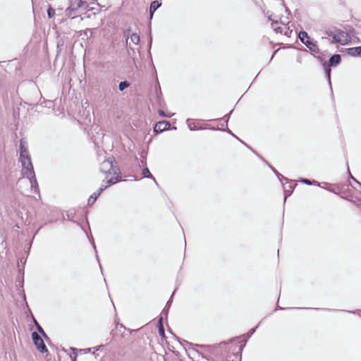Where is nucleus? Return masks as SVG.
<instances>
[{
	"label": "nucleus",
	"instance_id": "f257e3e1",
	"mask_svg": "<svg viewBox=\"0 0 361 361\" xmlns=\"http://www.w3.org/2000/svg\"><path fill=\"white\" fill-rule=\"evenodd\" d=\"M20 160L23 166L22 173L23 176H26L30 180V183H32V178H35V173L30 157L21 158Z\"/></svg>",
	"mask_w": 361,
	"mask_h": 361
},
{
	"label": "nucleus",
	"instance_id": "f03ea898",
	"mask_svg": "<svg viewBox=\"0 0 361 361\" xmlns=\"http://www.w3.org/2000/svg\"><path fill=\"white\" fill-rule=\"evenodd\" d=\"M113 161V159L108 158L106 160H104L103 162H102L100 165L101 172L109 174H119L120 170L117 166H114Z\"/></svg>",
	"mask_w": 361,
	"mask_h": 361
},
{
	"label": "nucleus",
	"instance_id": "7ed1b4c3",
	"mask_svg": "<svg viewBox=\"0 0 361 361\" xmlns=\"http://www.w3.org/2000/svg\"><path fill=\"white\" fill-rule=\"evenodd\" d=\"M32 338L33 340L34 344L37 347V350L42 353H44L48 351L46 345L44 344V341L42 337L39 335L38 333L34 331L32 333Z\"/></svg>",
	"mask_w": 361,
	"mask_h": 361
},
{
	"label": "nucleus",
	"instance_id": "20e7f679",
	"mask_svg": "<svg viewBox=\"0 0 361 361\" xmlns=\"http://www.w3.org/2000/svg\"><path fill=\"white\" fill-rule=\"evenodd\" d=\"M298 37L300 40L311 51H316L317 49V46L310 40V37L308 35L305 31H300L298 34Z\"/></svg>",
	"mask_w": 361,
	"mask_h": 361
},
{
	"label": "nucleus",
	"instance_id": "39448f33",
	"mask_svg": "<svg viewBox=\"0 0 361 361\" xmlns=\"http://www.w3.org/2000/svg\"><path fill=\"white\" fill-rule=\"evenodd\" d=\"M348 36L345 32L338 31L333 35L332 42L340 43L341 44H345L348 43Z\"/></svg>",
	"mask_w": 361,
	"mask_h": 361
},
{
	"label": "nucleus",
	"instance_id": "423d86ee",
	"mask_svg": "<svg viewBox=\"0 0 361 361\" xmlns=\"http://www.w3.org/2000/svg\"><path fill=\"white\" fill-rule=\"evenodd\" d=\"M170 126H171V124L169 121H159L156 123L154 130L156 133H161L164 130L169 129Z\"/></svg>",
	"mask_w": 361,
	"mask_h": 361
},
{
	"label": "nucleus",
	"instance_id": "0eeeda50",
	"mask_svg": "<svg viewBox=\"0 0 361 361\" xmlns=\"http://www.w3.org/2000/svg\"><path fill=\"white\" fill-rule=\"evenodd\" d=\"M26 145L27 142L24 140V139H21L20 142V159L30 157Z\"/></svg>",
	"mask_w": 361,
	"mask_h": 361
},
{
	"label": "nucleus",
	"instance_id": "6e6552de",
	"mask_svg": "<svg viewBox=\"0 0 361 361\" xmlns=\"http://www.w3.org/2000/svg\"><path fill=\"white\" fill-rule=\"evenodd\" d=\"M85 4L82 0H71L70 1V6L72 10H78V8L82 7Z\"/></svg>",
	"mask_w": 361,
	"mask_h": 361
},
{
	"label": "nucleus",
	"instance_id": "1a4fd4ad",
	"mask_svg": "<svg viewBox=\"0 0 361 361\" xmlns=\"http://www.w3.org/2000/svg\"><path fill=\"white\" fill-rule=\"evenodd\" d=\"M107 188V186L104 188H100L99 190L98 193L94 192L93 195H92L89 199H88V204L92 205L93 204L95 201L97 200V197L100 195V194L104 190H105Z\"/></svg>",
	"mask_w": 361,
	"mask_h": 361
},
{
	"label": "nucleus",
	"instance_id": "9d476101",
	"mask_svg": "<svg viewBox=\"0 0 361 361\" xmlns=\"http://www.w3.org/2000/svg\"><path fill=\"white\" fill-rule=\"evenodd\" d=\"M341 61V57L339 54H334L330 57L329 60V63L330 66H336L340 63Z\"/></svg>",
	"mask_w": 361,
	"mask_h": 361
},
{
	"label": "nucleus",
	"instance_id": "9b49d317",
	"mask_svg": "<svg viewBox=\"0 0 361 361\" xmlns=\"http://www.w3.org/2000/svg\"><path fill=\"white\" fill-rule=\"evenodd\" d=\"M161 4L159 3L158 1H154L151 3L150 7H149V13H150V18H152L154 13L157 11V8H159L161 6Z\"/></svg>",
	"mask_w": 361,
	"mask_h": 361
},
{
	"label": "nucleus",
	"instance_id": "f8f14e48",
	"mask_svg": "<svg viewBox=\"0 0 361 361\" xmlns=\"http://www.w3.org/2000/svg\"><path fill=\"white\" fill-rule=\"evenodd\" d=\"M158 330L159 334L161 336L165 337V332H164V328L163 325V319L162 317L159 318L158 321Z\"/></svg>",
	"mask_w": 361,
	"mask_h": 361
},
{
	"label": "nucleus",
	"instance_id": "ddd939ff",
	"mask_svg": "<svg viewBox=\"0 0 361 361\" xmlns=\"http://www.w3.org/2000/svg\"><path fill=\"white\" fill-rule=\"evenodd\" d=\"M360 47H353L348 49V54L352 56H359Z\"/></svg>",
	"mask_w": 361,
	"mask_h": 361
},
{
	"label": "nucleus",
	"instance_id": "4468645a",
	"mask_svg": "<svg viewBox=\"0 0 361 361\" xmlns=\"http://www.w3.org/2000/svg\"><path fill=\"white\" fill-rule=\"evenodd\" d=\"M77 11L78 10H72L71 9V6H69L66 9V15L68 17H71L72 18H74L77 16Z\"/></svg>",
	"mask_w": 361,
	"mask_h": 361
},
{
	"label": "nucleus",
	"instance_id": "2eb2a0df",
	"mask_svg": "<svg viewBox=\"0 0 361 361\" xmlns=\"http://www.w3.org/2000/svg\"><path fill=\"white\" fill-rule=\"evenodd\" d=\"M130 39L133 44H137L140 42V37L137 34L133 33L131 35Z\"/></svg>",
	"mask_w": 361,
	"mask_h": 361
},
{
	"label": "nucleus",
	"instance_id": "dca6fc26",
	"mask_svg": "<svg viewBox=\"0 0 361 361\" xmlns=\"http://www.w3.org/2000/svg\"><path fill=\"white\" fill-rule=\"evenodd\" d=\"M130 86V83L128 81L121 82L118 85V89L120 91H123L125 89Z\"/></svg>",
	"mask_w": 361,
	"mask_h": 361
},
{
	"label": "nucleus",
	"instance_id": "f3484780",
	"mask_svg": "<svg viewBox=\"0 0 361 361\" xmlns=\"http://www.w3.org/2000/svg\"><path fill=\"white\" fill-rule=\"evenodd\" d=\"M35 325H36V327H37V329L38 330V331L44 337V338H47V335L46 334V333L44 332V331L43 330V329L41 327V326L37 322L36 320H35Z\"/></svg>",
	"mask_w": 361,
	"mask_h": 361
},
{
	"label": "nucleus",
	"instance_id": "a211bd4d",
	"mask_svg": "<svg viewBox=\"0 0 361 361\" xmlns=\"http://www.w3.org/2000/svg\"><path fill=\"white\" fill-rule=\"evenodd\" d=\"M116 175H117L116 177L111 178L107 181V183L109 185H113L119 180L121 176H119V174H116Z\"/></svg>",
	"mask_w": 361,
	"mask_h": 361
},
{
	"label": "nucleus",
	"instance_id": "6ab92c4d",
	"mask_svg": "<svg viewBox=\"0 0 361 361\" xmlns=\"http://www.w3.org/2000/svg\"><path fill=\"white\" fill-rule=\"evenodd\" d=\"M71 350L73 351V353L70 355V357H71V359L72 361H76L77 360V349L75 348H71Z\"/></svg>",
	"mask_w": 361,
	"mask_h": 361
},
{
	"label": "nucleus",
	"instance_id": "aec40b11",
	"mask_svg": "<svg viewBox=\"0 0 361 361\" xmlns=\"http://www.w3.org/2000/svg\"><path fill=\"white\" fill-rule=\"evenodd\" d=\"M55 14V10L51 7L49 6L47 9V15L49 18H51Z\"/></svg>",
	"mask_w": 361,
	"mask_h": 361
},
{
	"label": "nucleus",
	"instance_id": "412c9836",
	"mask_svg": "<svg viewBox=\"0 0 361 361\" xmlns=\"http://www.w3.org/2000/svg\"><path fill=\"white\" fill-rule=\"evenodd\" d=\"M324 66H325V72H326V76L328 78V80L330 81V75H331V68H330V66H326V64H324Z\"/></svg>",
	"mask_w": 361,
	"mask_h": 361
},
{
	"label": "nucleus",
	"instance_id": "4be33fe9",
	"mask_svg": "<svg viewBox=\"0 0 361 361\" xmlns=\"http://www.w3.org/2000/svg\"><path fill=\"white\" fill-rule=\"evenodd\" d=\"M142 174L145 176V177H149V176H151V173L147 168L143 169Z\"/></svg>",
	"mask_w": 361,
	"mask_h": 361
},
{
	"label": "nucleus",
	"instance_id": "5701e85b",
	"mask_svg": "<svg viewBox=\"0 0 361 361\" xmlns=\"http://www.w3.org/2000/svg\"><path fill=\"white\" fill-rule=\"evenodd\" d=\"M301 182H302V183H305L307 185H312V182L309 179L303 178V179L301 180Z\"/></svg>",
	"mask_w": 361,
	"mask_h": 361
},
{
	"label": "nucleus",
	"instance_id": "b1692460",
	"mask_svg": "<svg viewBox=\"0 0 361 361\" xmlns=\"http://www.w3.org/2000/svg\"><path fill=\"white\" fill-rule=\"evenodd\" d=\"M159 114H160V115H161V116H164V117H170V116H171V115H167V114H166L164 113V111H162V110H159Z\"/></svg>",
	"mask_w": 361,
	"mask_h": 361
},
{
	"label": "nucleus",
	"instance_id": "393cba45",
	"mask_svg": "<svg viewBox=\"0 0 361 361\" xmlns=\"http://www.w3.org/2000/svg\"><path fill=\"white\" fill-rule=\"evenodd\" d=\"M91 351V348H87V349H80V353H86L87 352H90Z\"/></svg>",
	"mask_w": 361,
	"mask_h": 361
},
{
	"label": "nucleus",
	"instance_id": "a878e982",
	"mask_svg": "<svg viewBox=\"0 0 361 361\" xmlns=\"http://www.w3.org/2000/svg\"><path fill=\"white\" fill-rule=\"evenodd\" d=\"M290 190H285L286 194H287L288 195H290V193L292 192V187L290 186Z\"/></svg>",
	"mask_w": 361,
	"mask_h": 361
},
{
	"label": "nucleus",
	"instance_id": "bb28decb",
	"mask_svg": "<svg viewBox=\"0 0 361 361\" xmlns=\"http://www.w3.org/2000/svg\"><path fill=\"white\" fill-rule=\"evenodd\" d=\"M274 30L276 32H282V28L281 27H278L276 28H274Z\"/></svg>",
	"mask_w": 361,
	"mask_h": 361
},
{
	"label": "nucleus",
	"instance_id": "cd10ccee",
	"mask_svg": "<svg viewBox=\"0 0 361 361\" xmlns=\"http://www.w3.org/2000/svg\"><path fill=\"white\" fill-rule=\"evenodd\" d=\"M359 50H360V55H359V56H361V46L360 47Z\"/></svg>",
	"mask_w": 361,
	"mask_h": 361
},
{
	"label": "nucleus",
	"instance_id": "c85d7f7f",
	"mask_svg": "<svg viewBox=\"0 0 361 361\" xmlns=\"http://www.w3.org/2000/svg\"><path fill=\"white\" fill-rule=\"evenodd\" d=\"M126 43L128 44V37L126 39Z\"/></svg>",
	"mask_w": 361,
	"mask_h": 361
}]
</instances>
